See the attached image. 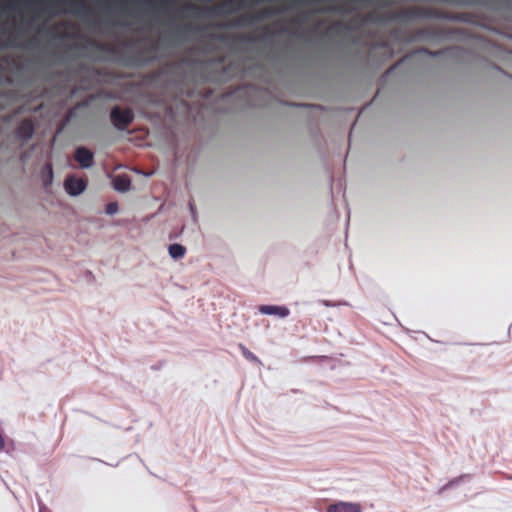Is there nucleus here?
I'll return each instance as SVG.
<instances>
[{"label": "nucleus", "instance_id": "18", "mask_svg": "<svg viewBox=\"0 0 512 512\" xmlns=\"http://www.w3.org/2000/svg\"><path fill=\"white\" fill-rule=\"evenodd\" d=\"M71 116H72V112H69V114H68V115H67V117H66V121H69V119L71 118Z\"/></svg>", "mask_w": 512, "mask_h": 512}, {"label": "nucleus", "instance_id": "17", "mask_svg": "<svg viewBox=\"0 0 512 512\" xmlns=\"http://www.w3.org/2000/svg\"><path fill=\"white\" fill-rule=\"evenodd\" d=\"M186 8H187V9H190V10H192V9H196V7H195L194 5H192V4H187V5H186Z\"/></svg>", "mask_w": 512, "mask_h": 512}, {"label": "nucleus", "instance_id": "6", "mask_svg": "<svg viewBox=\"0 0 512 512\" xmlns=\"http://www.w3.org/2000/svg\"><path fill=\"white\" fill-rule=\"evenodd\" d=\"M259 312L265 315H277L281 318H285L290 314V311L285 306L276 305H261Z\"/></svg>", "mask_w": 512, "mask_h": 512}, {"label": "nucleus", "instance_id": "15", "mask_svg": "<svg viewBox=\"0 0 512 512\" xmlns=\"http://www.w3.org/2000/svg\"><path fill=\"white\" fill-rule=\"evenodd\" d=\"M4 448V439L0 435V451Z\"/></svg>", "mask_w": 512, "mask_h": 512}, {"label": "nucleus", "instance_id": "19", "mask_svg": "<svg viewBox=\"0 0 512 512\" xmlns=\"http://www.w3.org/2000/svg\"><path fill=\"white\" fill-rule=\"evenodd\" d=\"M238 24H239V25H243V24H244V23H243V19H240Z\"/></svg>", "mask_w": 512, "mask_h": 512}, {"label": "nucleus", "instance_id": "12", "mask_svg": "<svg viewBox=\"0 0 512 512\" xmlns=\"http://www.w3.org/2000/svg\"><path fill=\"white\" fill-rule=\"evenodd\" d=\"M105 211L109 215H113L118 211V204L117 202H110L106 205Z\"/></svg>", "mask_w": 512, "mask_h": 512}, {"label": "nucleus", "instance_id": "2", "mask_svg": "<svg viewBox=\"0 0 512 512\" xmlns=\"http://www.w3.org/2000/svg\"><path fill=\"white\" fill-rule=\"evenodd\" d=\"M67 193L72 196L81 194L86 188V181L82 178L75 176H69L66 178L64 183Z\"/></svg>", "mask_w": 512, "mask_h": 512}, {"label": "nucleus", "instance_id": "14", "mask_svg": "<svg viewBox=\"0 0 512 512\" xmlns=\"http://www.w3.org/2000/svg\"><path fill=\"white\" fill-rule=\"evenodd\" d=\"M238 2V0H225L222 5H221V8L223 9L224 12H228L229 11V7L232 6L233 4H236Z\"/></svg>", "mask_w": 512, "mask_h": 512}, {"label": "nucleus", "instance_id": "1", "mask_svg": "<svg viewBox=\"0 0 512 512\" xmlns=\"http://www.w3.org/2000/svg\"><path fill=\"white\" fill-rule=\"evenodd\" d=\"M110 119L116 129L123 131L134 121V113L130 108L114 106L110 111Z\"/></svg>", "mask_w": 512, "mask_h": 512}, {"label": "nucleus", "instance_id": "3", "mask_svg": "<svg viewBox=\"0 0 512 512\" xmlns=\"http://www.w3.org/2000/svg\"><path fill=\"white\" fill-rule=\"evenodd\" d=\"M74 159L78 162L81 168H89L93 165L94 155L89 149L85 147H78L75 150Z\"/></svg>", "mask_w": 512, "mask_h": 512}, {"label": "nucleus", "instance_id": "16", "mask_svg": "<svg viewBox=\"0 0 512 512\" xmlns=\"http://www.w3.org/2000/svg\"><path fill=\"white\" fill-rule=\"evenodd\" d=\"M160 4H161V7L165 8L167 6L168 2L165 0H162Z\"/></svg>", "mask_w": 512, "mask_h": 512}, {"label": "nucleus", "instance_id": "10", "mask_svg": "<svg viewBox=\"0 0 512 512\" xmlns=\"http://www.w3.org/2000/svg\"><path fill=\"white\" fill-rule=\"evenodd\" d=\"M273 14H274L273 10L263 9V10L259 11L256 15H254L253 18L256 20H261V19L268 18V17L272 16Z\"/></svg>", "mask_w": 512, "mask_h": 512}, {"label": "nucleus", "instance_id": "13", "mask_svg": "<svg viewBox=\"0 0 512 512\" xmlns=\"http://www.w3.org/2000/svg\"><path fill=\"white\" fill-rule=\"evenodd\" d=\"M239 347L244 357L247 359H256V357L244 345L240 344Z\"/></svg>", "mask_w": 512, "mask_h": 512}, {"label": "nucleus", "instance_id": "4", "mask_svg": "<svg viewBox=\"0 0 512 512\" xmlns=\"http://www.w3.org/2000/svg\"><path fill=\"white\" fill-rule=\"evenodd\" d=\"M327 512H362V506L356 502L339 501L330 504L327 507Z\"/></svg>", "mask_w": 512, "mask_h": 512}, {"label": "nucleus", "instance_id": "9", "mask_svg": "<svg viewBox=\"0 0 512 512\" xmlns=\"http://www.w3.org/2000/svg\"><path fill=\"white\" fill-rule=\"evenodd\" d=\"M168 251H169V255L172 258L180 259V258L184 257V255L186 253V248L181 244L174 243V244L169 245Z\"/></svg>", "mask_w": 512, "mask_h": 512}, {"label": "nucleus", "instance_id": "5", "mask_svg": "<svg viewBox=\"0 0 512 512\" xmlns=\"http://www.w3.org/2000/svg\"><path fill=\"white\" fill-rule=\"evenodd\" d=\"M34 134V123L31 119L23 120L15 130V135L21 140H28Z\"/></svg>", "mask_w": 512, "mask_h": 512}, {"label": "nucleus", "instance_id": "11", "mask_svg": "<svg viewBox=\"0 0 512 512\" xmlns=\"http://www.w3.org/2000/svg\"><path fill=\"white\" fill-rule=\"evenodd\" d=\"M66 3L71 7V12H78L80 8H85L84 4L80 1L66 0Z\"/></svg>", "mask_w": 512, "mask_h": 512}, {"label": "nucleus", "instance_id": "7", "mask_svg": "<svg viewBox=\"0 0 512 512\" xmlns=\"http://www.w3.org/2000/svg\"><path fill=\"white\" fill-rule=\"evenodd\" d=\"M131 181L126 175H117L113 178V187L119 192H126L130 189Z\"/></svg>", "mask_w": 512, "mask_h": 512}, {"label": "nucleus", "instance_id": "8", "mask_svg": "<svg viewBox=\"0 0 512 512\" xmlns=\"http://www.w3.org/2000/svg\"><path fill=\"white\" fill-rule=\"evenodd\" d=\"M41 177L43 180V185L48 187L51 185L53 181V168L50 162L46 163L45 166L41 170Z\"/></svg>", "mask_w": 512, "mask_h": 512}]
</instances>
